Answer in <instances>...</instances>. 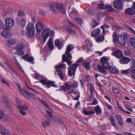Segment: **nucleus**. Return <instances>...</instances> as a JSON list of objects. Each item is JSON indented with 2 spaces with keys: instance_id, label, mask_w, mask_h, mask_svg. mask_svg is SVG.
<instances>
[{
  "instance_id": "nucleus-1",
  "label": "nucleus",
  "mask_w": 135,
  "mask_h": 135,
  "mask_svg": "<svg viewBox=\"0 0 135 135\" xmlns=\"http://www.w3.org/2000/svg\"><path fill=\"white\" fill-rule=\"evenodd\" d=\"M74 48L73 45L71 44L69 45L67 47L65 52L67 57H66L64 54L62 56V61L63 62H67V64L69 66L71 65L73 62L72 61H71L72 56L70 55V52Z\"/></svg>"
},
{
  "instance_id": "nucleus-2",
  "label": "nucleus",
  "mask_w": 135,
  "mask_h": 135,
  "mask_svg": "<svg viewBox=\"0 0 135 135\" xmlns=\"http://www.w3.org/2000/svg\"><path fill=\"white\" fill-rule=\"evenodd\" d=\"M113 42L114 44H116L118 41V43L121 45H125L126 44V39L127 37L126 33H124L123 37L121 35H119L117 37V34L115 32L112 35Z\"/></svg>"
},
{
  "instance_id": "nucleus-3",
  "label": "nucleus",
  "mask_w": 135,
  "mask_h": 135,
  "mask_svg": "<svg viewBox=\"0 0 135 135\" xmlns=\"http://www.w3.org/2000/svg\"><path fill=\"white\" fill-rule=\"evenodd\" d=\"M26 29L27 31L26 35L28 37L33 36L35 33V28L34 25L32 23H29L26 27Z\"/></svg>"
},
{
  "instance_id": "nucleus-4",
  "label": "nucleus",
  "mask_w": 135,
  "mask_h": 135,
  "mask_svg": "<svg viewBox=\"0 0 135 135\" xmlns=\"http://www.w3.org/2000/svg\"><path fill=\"white\" fill-rule=\"evenodd\" d=\"M24 48V44L22 43H20L16 45L15 48L16 51L15 54L20 56L23 55L24 51L22 49Z\"/></svg>"
},
{
  "instance_id": "nucleus-5",
  "label": "nucleus",
  "mask_w": 135,
  "mask_h": 135,
  "mask_svg": "<svg viewBox=\"0 0 135 135\" xmlns=\"http://www.w3.org/2000/svg\"><path fill=\"white\" fill-rule=\"evenodd\" d=\"M4 21L5 23V29L7 30L11 29V27H13L14 25V21L13 20L10 18H5Z\"/></svg>"
},
{
  "instance_id": "nucleus-6",
  "label": "nucleus",
  "mask_w": 135,
  "mask_h": 135,
  "mask_svg": "<svg viewBox=\"0 0 135 135\" xmlns=\"http://www.w3.org/2000/svg\"><path fill=\"white\" fill-rule=\"evenodd\" d=\"M67 21L70 26L72 27L71 28L68 27L67 28V30L68 31L69 33L73 36H76V30L77 29L76 26L74 24L72 23L71 21L69 20H68Z\"/></svg>"
},
{
  "instance_id": "nucleus-7",
  "label": "nucleus",
  "mask_w": 135,
  "mask_h": 135,
  "mask_svg": "<svg viewBox=\"0 0 135 135\" xmlns=\"http://www.w3.org/2000/svg\"><path fill=\"white\" fill-rule=\"evenodd\" d=\"M66 68V65L65 64H61L57 65L56 67V71L58 72V74L61 79L62 80L64 79L63 75L61 70L62 68Z\"/></svg>"
},
{
  "instance_id": "nucleus-8",
  "label": "nucleus",
  "mask_w": 135,
  "mask_h": 135,
  "mask_svg": "<svg viewBox=\"0 0 135 135\" xmlns=\"http://www.w3.org/2000/svg\"><path fill=\"white\" fill-rule=\"evenodd\" d=\"M79 64H74L71 66L69 67L68 68V74L69 76H72V75L74 76L75 75V72Z\"/></svg>"
},
{
  "instance_id": "nucleus-9",
  "label": "nucleus",
  "mask_w": 135,
  "mask_h": 135,
  "mask_svg": "<svg viewBox=\"0 0 135 135\" xmlns=\"http://www.w3.org/2000/svg\"><path fill=\"white\" fill-rule=\"evenodd\" d=\"M50 32V30L49 28H46L44 29L42 32L41 37L44 43L45 42L49 36Z\"/></svg>"
},
{
  "instance_id": "nucleus-10",
  "label": "nucleus",
  "mask_w": 135,
  "mask_h": 135,
  "mask_svg": "<svg viewBox=\"0 0 135 135\" xmlns=\"http://www.w3.org/2000/svg\"><path fill=\"white\" fill-rule=\"evenodd\" d=\"M100 60L104 68L106 69H108L110 66L109 63L108 61V59L105 57H104L101 58Z\"/></svg>"
},
{
  "instance_id": "nucleus-11",
  "label": "nucleus",
  "mask_w": 135,
  "mask_h": 135,
  "mask_svg": "<svg viewBox=\"0 0 135 135\" xmlns=\"http://www.w3.org/2000/svg\"><path fill=\"white\" fill-rule=\"evenodd\" d=\"M58 10L64 14L66 13V9L61 4L55 3L53 5Z\"/></svg>"
},
{
  "instance_id": "nucleus-12",
  "label": "nucleus",
  "mask_w": 135,
  "mask_h": 135,
  "mask_svg": "<svg viewBox=\"0 0 135 135\" xmlns=\"http://www.w3.org/2000/svg\"><path fill=\"white\" fill-rule=\"evenodd\" d=\"M35 28L37 32H40L44 28V25L41 21H37L36 24Z\"/></svg>"
},
{
  "instance_id": "nucleus-13",
  "label": "nucleus",
  "mask_w": 135,
  "mask_h": 135,
  "mask_svg": "<svg viewBox=\"0 0 135 135\" xmlns=\"http://www.w3.org/2000/svg\"><path fill=\"white\" fill-rule=\"evenodd\" d=\"M4 64L6 66L7 69L9 72L11 73H13L15 75L17 76V74L13 68L8 62L6 61H5L4 62Z\"/></svg>"
},
{
  "instance_id": "nucleus-14",
  "label": "nucleus",
  "mask_w": 135,
  "mask_h": 135,
  "mask_svg": "<svg viewBox=\"0 0 135 135\" xmlns=\"http://www.w3.org/2000/svg\"><path fill=\"white\" fill-rule=\"evenodd\" d=\"M16 20L20 26L23 27L26 25V22L24 19L22 17L16 18Z\"/></svg>"
},
{
  "instance_id": "nucleus-15",
  "label": "nucleus",
  "mask_w": 135,
  "mask_h": 135,
  "mask_svg": "<svg viewBox=\"0 0 135 135\" xmlns=\"http://www.w3.org/2000/svg\"><path fill=\"white\" fill-rule=\"evenodd\" d=\"M0 132L3 135H11L10 132L0 124Z\"/></svg>"
},
{
  "instance_id": "nucleus-16",
  "label": "nucleus",
  "mask_w": 135,
  "mask_h": 135,
  "mask_svg": "<svg viewBox=\"0 0 135 135\" xmlns=\"http://www.w3.org/2000/svg\"><path fill=\"white\" fill-rule=\"evenodd\" d=\"M7 30H4L1 32L2 35L6 38H8L12 36V34L11 32L8 31Z\"/></svg>"
},
{
  "instance_id": "nucleus-17",
  "label": "nucleus",
  "mask_w": 135,
  "mask_h": 135,
  "mask_svg": "<svg viewBox=\"0 0 135 135\" xmlns=\"http://www.w3.org/2000/svg\"><path fill=\"white\" fill-rule=\"evenodd\" d=\"M114 7L117 9L122 8L123 7V3L122 1L120 0H117L113 3Z\"/></svg>"
},
{
  "instance_id": "nucleus-18",
  "label": "nucleus",
  "mask_w": 135,
  "mask_h": 135,
  "mask_svg": "<svg viewBox=\"0 0 135 135\" xmlns=\"http://www.w3.org/2000/svg\"><path fill=\"white\" fill-rule=\"evenodd\" d=\"M71 89V86L68 83H65L64 85H61L60 86V90H62L64 91L70 90Z\"/></svg>"
},
{
  "instance_id": "nucleus-19",
  "label": "nucleus",
  "mask_w": 135,
  "mask_h": 135,
  "mask_svg": "<svg viewBox=\"0 0 135 135\" xmlns=\"http://www.w3.org/2000/svg\"><path fill=\"white\" fill-rule=\"evenodd\" d=\"M113 54L118 59H120L123 56L122 51L120 49L116 50L114 52Z\"/></svg>"
},
{
  "instance_id": "nucleus-20",
  "label": "nucleus",
  "mask_w": 135,
  "mask_h": 135,
  "mask_svg": "<svg viewBox=\"0 0 135 135\" xmlns=\"http://www.w3.org/2000/svg\"><path fill=\"white\" fill-rule=\"evenodd\" d=\"M55 46L59 49H61L63 46L62 43L60 41L59 39H56L55 41Z\"/></svg>"
},
{
  "instance_id": "nucleus-21",
  "label": "nucleus",
  "mask_w": 135,
  "mask_h": 135,
  "mask_svg": "<svg viewBox=\"0 0 135 135\" xmlns=\"http://www.w3.org/2000/svg\"><path fill=\"white\" fill-rule=\"evenodd\" d=\"M101 33L100 29L99 28H96L91 33V35L94 37H97Z\"/></svg>"
},
{
  "instance_id": "nucleus-22",
  "label": "nucleus",
  "mask_w": 135,
  "mask_h": 135,
  "mask_svg": "<svg viewBox=\"0 0 135 135\" xmlns=\"http://www.w3.org/2000/svg\"><path fill=\"white\" fill-rule=\"evenodd\" d=\"M17 107L20 110H25L28 109V107L25 105H22L19 102H17L16 103Z\"/></svg>"
},
{
  "instance_id": "nucleus-23",
  "label": "nucleus",
  "mask_w": 135,
  "mask_h": 135,
  "mask_svg": "<svg viewBox=\"0 0 135 135\" xmlns=\"http://www.w3.org/2000/svg\"><path fill=\"white\" fill-rule=\"evenodd\" d=\"M131 60V59L128 57H124L119 60V62L122 64H128Z\"/></svg>"
},
{
  "instance_id": "nucleus-24",
  "label": "nucleus",
  "mask_w": 135,
  "mask_h": 135,
  "mask_svg": "<svg viewBox=\"0 0 135 135\" xmlns=\"http://www.w3.org/2000/svg\"><path fill=\"white\" fill-rule=\"evenodd\" d=\"M83 113L86 115H91L95 113L94 110H91L89 111L85 109V108H83V110L82 111Z\"/></svg>"
},
{
  "instance_id": "nucleus-25",
  "label": "nucleus",
  "mask_w": 135,
  "mask_h": 135,
  "mask_svg": "<svg viewBox=\"0 0 135 135\" xmlns=\"http://www.w3.org/2000/svg\"><path fill=\"white\" fill-rule=\"evenodd\" d=\"M109 71L111 73H116L119 72L118 70L115 67L110 66L108 69Z\"/></svg>"
},
{
  "instance_id": "nucleus-26",
  "label": "nucleus",
  "mask_w": 135,
  "mask_h": 135,
  "mask_svg": "<svg viewBox=\"0 0 135 135\" xmlns=\"http://www.w3.org/2000/svg\"><path fill=\"white\" fill-rule=\"evenodd\" d=\"M53 41L52 38H50L47 42L48 46L50 50H53L54 48Z\"/></svg>"
},
{
  "instance_id": "nucleus-27",
  "label": "nucleus",
  "mask_w": 135,
  "mask_h": 135,
  "mask_svg": "<svg viewBox=\"0 0 135 135\" xmlns=\"http://www.w3.org/2000/svg\"><path fill=\"white\" fill-rule=\"evenodd\" d=\"M78 15V12L76 10H74L70 12V16L72 20L75 19V17Z\"/></svg>"
},
{
  "instance_id": "nucleus-28",
  "label": "nucleus",
  "mask_w": 135,
  "mask_h": 135,
  "mask_svg": "<svg viewBox=\"0 0 135 135\" xmlns=\"http://www.w3.org/2000/svg\"><path fill=\"white\" fill-rule=\"evenodd\" d=\"M97 68L98 71L100 73L104 74V75H106L107 73L106 71L105 70L104 68H103L102 66L100 65H98Z\"/></svg>"
},
{
  "instance_id": "nucleus-29",
  "label": "nucleus",
  "mask_w": 135,
  "mask_h": 135,
  "mask_svg": "<svg viewBox=\"0 0 135 135\" xmlns=\"http://www.w3.org/2000/svg\"><path fill=\"white\" fill-rule=\"evenodd\" d=\"M115 117L118 120L119 124L121 126L123 125V121L121 116L119 114H117L115 115Z\"/></svg>"
},
{
  "instance_id": "nucleus-30",
  "label": "nucleus",
  "mask_w": 135,
  "mask_h": 135,
  "mask_svg": "<svg viewBox=\"0 0 135 135\" xmlns=\"http://www.w3.org/2000/svg\"><path fill=\"white\" fill-rule=\"evenodd\" d=\"M95 110L97 115H100L102 113V110L99 105H97L95 108Z\"/></svg>"
},
{
  "instance_id": "nucleus-31",
  "label": "nucleus",
  "mask_w": 135,
  "mask_h": 135,
  "mask_svg": "<svg viewBox=\"0 0 135 135\" xmlns=\"http://www.w3.org/2000/svg\"><path fill=\"white\" fill-rule=\"evenodd\" d=\"M125 12L127 14L133 15L134 14L135 11L133 9L129 8L125 10Z\"/></svg>"
},
{
  "instance_id": "nucleus-32",
  "label": "nucleus",
  "mask_w": 135,
  "mask_h": 135,
  "mask_svg": "<svg viewBox=\"0 0 135 135\" xmlns=\"http://www.w3.org/2000/svg\"><path fill=\"white\" fill-rule=\"evenodd\" d=\"M8 44L11 45H15L17 42L16 40L14 39L11 38L8 39L7 41Z\"/></svg>"
},
{
  "instance_id": "nucleus-33",
  "label": "nucleus",
  "mask_w": 135,
  "mask_h": 135,
  "mask_svg": "<svg viewBox=\"0 0 135 135\" xmlns=\"http://www.w3.org/2000/svg\"><path fill=\"white\" fill-rule=\"evenodd\" d=\"M52 110H46V112L47 114L46 117L47 119H52L53 117L52 114Z\"/></svg>"
},
{
  "instance_id": "nucleus-34",
  "label": "nucleus",
  "mask_w": 135,
  "mask_h": 135,
  "mask_svg": "<svg viewBox=\"0 0 135 135\" xmlns=\"http://www.w3.org/2000/svg\"><path fill=\"white\" fill-rule=\"evenodd\" d=\"M50 86L55 87H57V86L55 84V82L49 80V81L48 84L47 86V88H50Z\"/></svg>"
},
{
  "instance_id": "nucleus-35",
  "label": "nucleus",
  "mask_w": 135,
  "mask_h": 135,
  "mask_svg": "<svg viewBox=\"0 0 135 135\" xmlns=\"http://www.w3.org/2000/svg\"><path fill=\"white\" fill-rule=\"evenodd\" d=\"M89 85L90 91L91 93V95H93L94 94V92L95 90L94 86L93 84L91 83L89 84Z\"/></svg>"
},
{
  "instance_id": "nucleus-36",
  "label": "nucleus",
  "mask_w": 135,
  "mask_h": 135,
  "mask_svg": "<svg viewBox=\"0 0 135 135\" xmlns=\"http://www.w3.org/2000/svg\"><path fill=\"white\" fill-rule=\"evenodd\" d=\"M50 124V122L48 120H46L42 123V126L44 128H45L49 126Z\"/></svg>"
},
{
  "instance_id": "nucleus-37",
  "label": "nucleus",
  "mask_w": 135,
  "mask_h": 135,
  "mask_svg": "<svg viewBox=\"0 0 135 135\" xmlns=\"http://www.w3.org/2000/svg\"><path fill=\"white\" fill-rule=\"evenodd\" d=\"M49 81L46 79H43L40 80L39 82L42 83L43 85H46L47 86V85L48 84Z\"/></svg>"
},
{
  "instance_id": "nucleus-38",
  "label": "nucleus",
  "mask_w": 135,
  "mask_h": 135,
  "mask_svg": "<svg viewBox=\"0 0 135 135\" xmlns=\"http://www.w3.org/2000/svg\"><path fill=\"white\" fill-rule=\"evenodd\" d=\"M16 85L18 86L20 92L24 95L26 91H25L24 90L21 88V86L19 83H17L16 84Z\"/></svg>"
},
{
  "instance_id": "nucleus-39",
  "label": "nucleus",
  "mask_w": 135,
  "mask_h": 135,
  "mask_svg": "<svg viewBox=\"0 0 135 135\" xmlns=\"http://www.w3.org/2000/svg\"><path fill=\"white\" fill-rule=\"evenodd\" d=\"M104 40V36L103 35L97 37L96 39V41L98 42H100L103 41Z\"/></svg>"
},
{
  "instance_id": "nucleus-40",
  "label": "nucleus",
  "mask_w": 135,
  "mask_h": 135,
  "mask_svg": "<svg viewBox=\"0 0 135 135\" xmlns=\"http://www.w3.org/2000/svg\"><path fill=\"white\" fill-rule=\"evenodd\" d=\"M59 118L56 116H54L52 118L50 119V120L53 122L57 124L58 123Z\"/></svg>"
},
{
  "instance_id": "nucleus-41",
  "label": "nucleus",
  "mask_w": 135,
  "mask_h": 135,
  "mask_svg": "<svg viewBox=\"0 0 135 135\" xmlns=\"http://www.w3.org/2000/svg\"><path fill=\"white\" fill-rule=\"evenodd\" d=\"M13 58L15 60V62L16 63V65L23 72H24L23 71V69H22V68L21 66L20 65L17 61L16 57L15 56H14L13 57Z\"/></svg>"
},
{
  "instance_id": "nucleus-42",
  "label": "nucleus",
  "mask_w": 135,
  "mask_h": 135,
  "mask_svg": "<svg viewBox=\"0 0 135 135\" xmlns=\"http://www.w3.org/2000/svg\"><path fill=\"white\" fill-rule=\"evenodd\" d=\"M109 27V26L106 24H104L101 27V28L103 29V32L102 34L103 35L104 34L105 32V30H104L105 28H108Z\"/></svg>"
},
{
  "instance_id": "nucleus-43",
  "label": "nucleus",
  "mask_w": 135,
  "mask_h": 135,
  "mask_svg": "<svg viewBox=\"0 0 135 135\" xmlns=\"http://www.w3.org/2000/svg\"><path fill=\"white\" fill-rule=\"evenodd\" d=\"M130 42L132 46L135 49V38L133 37L131 38Z\"/></svg>"
},
{
  "instance_id": "nucleus-44",
  "label": "nucleus",
  "mask_w": 135,
  "mask_h": 135,
  "mask_svg": "<svg viewBox=\"0 0 135 135\" xmlns=\"http://www.w3.org/2000/svg\"><path fill=\"white\" fill-rule=\"evenodd\" d=\"M84 66L86 69L89 70L90 68V63L88 62H85L84 63Z\"/></svg>"
},
{
  "instance_id": "nucleus-45",
  "label": "nucleus",
  "mask_w": 135,
  "mask_h": 135,
  "mask_svg": "<svg viewBox=\"0 0 135 135\" xmlns=\"http://www.w3.org/2000/svg\"><path fill=\"white\" fill-rule=\"evenodd\" d=\"M95 13V11L93 9H89L87 11L88 14L90 16H92L94 15Z\"/></svg>"
},
{
  "instance_id": "nucleus-46",
  "label": "nucleus",
  "mask_w": 135,
  "mask_h": 135,
  "mask_svg": "<svg viewBox=\"0 0 135 135\" xmlns=\"http://www.w3.org/2000/svg\"><path fill=\"white\" fill-rule=\"evenodd\" d=\"M5 29V27L3 21L0 19V29Z\"/></svg>"
},
{
  "instance_id": "nucleus-47",
  "label": "nucleus",
  "mask_w": 135,
  "mask_h": 135,
  "mask_svg": "<svg viewBox=\"0 0 135 135\" xmlns=\"http://www.w3.org/2000/svg\"><path fill=\"white\" fill-rule=\"evenodd\" d=\"M32 95V93H30L28 91H26L24 95L28 99L30 98Z\"/></svg>"
},
{
  "instance_id": "nucleus-48",
  "label": "nucleus",
  "mask_w": 135,
  "mask_h": 135,
  "mask_svg": "<svg viewBox=\"0 0 135 135\" xmlns=\"http://www.w3.org/2000/svg\"><path fill=\"white\" fill-rule=\"evenodd\" d=\"M75 20L80 25H82L83 22V20L79 17H76Z\"/></svg>"
},
{
  "instance_id": "nucleus-49",
  "label": "nucleus",
  "mask_w": 135,
  "mask_h": 135,
  "mask_svg": "<svg viewBox=\"0 0 135 135\" xmlns=\"http://www.w3.org/2000/svg\"><path fill=\"white\" fill-rule=\"evenodd\" d=\"M91 25L92 28H94L98 25V24L95 20H94L91 23Z\"/></svg>"
},
{
  "instance_id": "nucleus-50",
  "label": "nucleus",
  "mask_w": 135,
  "mask_h": 135,
  "mask_svg": "<svg viewBox=\"0 0 135 135\" xmlns=\"http://www.w3.org/2000/svg\"><path fill=\"white\" fill-rule=\"evenodd\" d=\"M131 71V69H128L126 70H121V73L124 74H128Z\"/></svg>"
},
{
  "instance_id": "nucleus-51",
  "label": "nucleus",
  "mask_w": 135,
  "mask_h": 135,
  "mask_svg": "<svg viewBox=\"0 0 135 135\" xmlns=\"http://www.w3.org/2000/svg\"><path fill=\"white\" fill-rule=\"evenodd\" d=\"M34 60V58L31 56L28 57V58L26 60L28 62H31L32 64H34L35 62L33 61Z\"/></svg>"
},
{
  "instance_id": "nucleus-52",
  "label": "nucleus",
  "mask_w": 135,
  "mask_h": 135,
  "mask_svg": "<svg viewBox=\"0 0 135 135\" xmlns=\"http://www.w3.org/2000/svg\"><path fill=\"white\" fill-rule=\"evenodd\" d=\"M25 14L24 12L22 11H18L17 16L18 17H22L25 16Z\"/></svg>"
},
{
  "instance_id": "nucleus-53",
  "label": "nucleus",
  "mask_w": 135,
  "mask_h": 135,
  "mask_svg": "<svg viewBox=\"0 0 135 135\" xmlns=\"http://www.w3.org/2000/svg\"><path fill=\"white\" fill-rule=\"evenodd\" d=\"M98 8L101 9H105L106 6L104 3H100L98 5Z\"/></svg>"
},
{
  "instance_id": "nucleus-54",
  "label": "nucleus",
  "mask_w": 135,
  "mask_h": 135,
  "mask_svg": "<svg viewBox=\"0 0 135 135\" xmlns=\"http://www.w3.org/2000/svg\"><path fill=\"white\" fill-rule=\"evenodd\" d=\"M38 99H39V101L43 105L45 106L47 108H49V107L48 105L43 100L40 99L39 97H38Z\"/></svg>"
},
{
  "instance_id": "nucleus-55",
  "label": "nucleus",
  "mask_w": 135,
  "mask_h": 135,
  "mask_svg": "<svg viewBox=\"0 0 135 135\" xmlns=\"http://www.w3.org/2000/svg\"><path fill=\"white\" fill-rule=\"evenodd\" d=\"M124 106L126 109L131 112H133V110L127 104H124Z\"/></svg>"
},
{
  "instance_id": "nucleus-56",
  "label": "nucleus",
  "mask_w": 135,
  "mask_h": 135,
  "mask_svg": "<svg viewBox=\"0 0 135 135\" xmlns=\"http://www.w3.org/2000/svg\"><path fill=\"white\" fill-rule=\"evenodd\" d=\"M105 9L108 11H112L113 10V7L107 5Z\"/></svg>"
},
{
  "instance_id": "nucleus-57",
  "label": "nucleus",
  "mask_w": 135,
  "mask_h": 135,
  "mask_svg": "<svg viewBox=\"0 0 135 135\" xmlns=\"http://www.w3.org/2000/svg\"><path fill=\"white\" fill-rule=\"evenodd\" d=\"M71 86V87L77 88L78 86V84L77 81H74V83Z\"/></svg>"
},
{
  "instance_id": "nucleus-58",
  "label": "nucleus",
  "mask_w": 135,
  "mask_h": 135,
  "mask_svg": "<svg viewBox=\"0 0 135 135\" xmlns=\"http://www.w3.org/2000/svg\"><path fill=\"white\" fill-rule=\"evenodd\" d=\"M98 86L99 87V89L101 93L102 94H104V90L103 89L102 86L100 84H98Z\"/></svg>"
},
{
  "instance_id": "nucleus-59",
  "label": "nucleus",
  "mask_w": 135,
  "mask_h": 135,
  "mask_svg": "<svg viewBox=\"0 0 135 135\" xmlns=\"http://www.w3.org/2000/svg\"><path fill=\"white\" fill-rule=\"evenodd\" d=\"M5 106L8 108H10V103L8 101H5L3 102Z\"/></svg>"
},
{
  "instance_id": "nucleus-60",
  "label": "nucleus",
  "mask_w": 135,
  "mask_h": 135,
  "mask_svg": "<svg viewBox=\"0 0 135 135\" xmlns=\"http://www.w3.org/2000/svg\"><path fill=\"white\" fill-rule=\"evenodd\" d=\"M126 26L135 35V31L130 26L127 25Z\"/></svg>"
},
{
  "instance_id": "nucleus-61",
  "label": "nucleus",
  "mask_w": 135,
  "mask_h": 135,
  "mask_svg": "<svg viewBox=\"0 0 135 135\" xmlns=\"http://www.w3.org/2000/svg\"><path fill=\"white\" fill-rule=\"evenodd\" d=\"M50 10L52 11L53 13L54 14H56V11L54 9V6H51L50 7Z\"/></svg>"
},
{
  "instance_id": "nucleus-62",
  "label": "nucleus",
  "mask_w": 135,
  "mask_h": 135,
  "mask_svg": "<svg viewBox=\"0 0 135 135\" xmlns=\"http://www.w3.org/2000/svg\"><path fill=\"white\" fill-rule=\"evenodd\" d=\"M98 103V102L97 100H96L95 98L94 97V98L93 101L91 103H90V105H94L97 104Z\"/></svg>"
},
{
  "instance_id": "nucleus-63",
  "label": "nucleus",
  "mask_w": 135,
  "mask_h": 135,
  "mask_svg": "<svg viewBox=\"0 0 135 135\" xmlns=\"http://www.w3.org/2000/svg\"><path fill=\"white\" fill-rule=\"evenodd\" d=\"M105 105L108 109L111 110H113L112 107L110 105L107 103H106Z\"/></svg>"
},
{
  "instance_id": "nucleus-64",
  "label": "nucleus",
  "mask_w": 135,
  "mask_h": 135,
  "mask_svg": "<svg viewBox=\"0 0 135 135\" xmlns=\"http://www.w3.org/2000/svg\"><path fill=\"white\" fill-rule=\"evenodd\" d=\"M132 65L131 68H135V60L132 59Z\"/></svg>"
}]
</instances>
